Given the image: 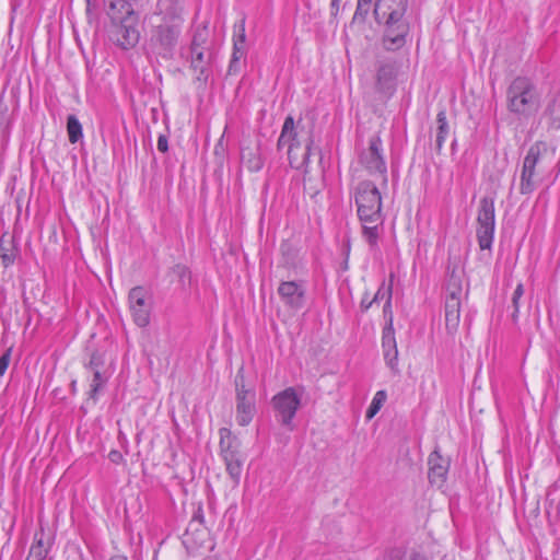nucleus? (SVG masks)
<instances>
[{"label": "nucleus", "mask_w": 560, "mask_h": 560, "mask_svg": "<svg viewBox=\"0 0 560 560\" xmlns=\"http://www.w3.org/2000/svg\"><path fill=\"white\" fill-rule=\"evenodd\" d=\"M158 150L163 153L168 150V140L166 136L160 135L158 139Z\"/></svg>", "instance_id": "nucleus-39"}, {"label": "nucleus", "mask_w": 560, "mask_h": 560, "mask_svg": "<svg viewBox=\"0 0 560 560\" xmlns=\"http://www.w3.org/2000/svg\"><path fill=\"white\" fill-rule=\"evenodd\" d=\"M287 246H288L287 244H282L281 245V249H282L283 253H284V247H287Z\"/></svg>", "instance_id": "nucleus-50"}, {"label": "nucleus", "mask_w": 560, "mask_h": 560, "mask_svg": "<svg viewBox=\"0 0 560 560\" xmlns=\"http://www.w3.org/2000/svg\"><path fill=\"white\" fill-rule=\"evenodd\" d=\"M462 280L455 272H452L446 285V298H454L460 300L462 294Z\"/></svg>", "instance_id": "nucleus-28"}, {"label": "nucleus", "mask_w": 560, "mask_h": 560, "mask_svg": "<svg viewBox=\"0 0 560 560\" xmlns=\"http://www.w3.org/2000/svg\"><path fill=\"white\" fill-rule=\"evenodd\" d=\"M138 10H117L115 4H108L107 14L112 24L109 27L110 40L122 49L135 47L139 42Z\"/></svg>", "instance_id": "nucleus-5"}, {"label": "nucleus", "mask_w": 560, "mask_h": 560, "mask_svg": "<svg viewBox=\"0 0 560 560\" xmlns=\"http://www.w3.org/2000/svg\"><path fill=\"white\" fill-rule=\"evenodd\" d=\"M314 140L312 135L303 142L298 138L294 119L288 116L284 119L280 137L277 142V150L280 151L284 145H288V160L291 167L301 170L306 166L310 159L312 145Z\"/></svg>", "instance_id": "nucleus-6"}, {"label": "nucleus", "mask_w": 560, "mask_h": 560, "mask_svg": "<svg viewBox=\"0 0 560 560\" xmlns=\"http://www.w3.org/2000/svg\"><path fill=\"white\" fill-rule=\"evenodd\" d=\"M386 398H387V395H386L385 390L376 392V394H375V396H374L370 407L366 410V418L368 419H372L378 412V410L381 409V407L385 402Z\"/></svg>", "instance_id": "nucleus-30"}, {"label": "nucleus", "mask_w": 560, "mask_h": 560, "mask_svg": "<svg viewBox=\"0 0 560 560\" xmlns=\"http://www.w3.org/2000/svg\"><path fill=\"white\" fill-rule=\"evenodd\" d=\"M428 479L429 482L438 488H441L447 477L450 460L443 458L438 450H434L428 457Z\"/></svg>", "instance_id": "nucleus-14"}, {"label": "nucleus", "mask_w": 560, "mask_h": 560, "mask_svg": "<svg viewBox=\"0 0 560 560\" xmlns=\"http://www.w3.org/2000/svg\"><path fill=\"white\" fill-rule=\"evenodd\" d=\"M104 365V358L98 352H93L86 368L90 369L93 373L96 371H101V368Z\"/></svg>", "instance_id": "nucleus-34"}, {"label": "nucleus", "mask_w": 560, "mask_h": 560, "mask_svg": "<svg viewBox=\"0 0 560 560\" xmlns=\"http://www.w3.org/2000/svg\"><path fill=\"white\" fill-rule=\"evenodd\" d=\"M128 303L133 323L141 328L147 327L153 308L151 293L144 287H135L129 291Z\"/></svg>", "instance_id": "nucleus-11"}, {"label": "nucleus", "mask_w": 560, "mask_h": 560, "mask_svg": "<svg viewBox=\"0 0 560 560\" xmlns=\"http://www.w3.org/2000/svg\"><path fill=\"white\" fill-rule=\"evenodd\" d=\"M524 295V285L523 283H518L513 292L512 295V306H513V313L511 315L512 320L514 324L518 320V313H520V300Z\"/></svg>", "instance_id": "nucleus-32"}, {"label": "nucleus", "mask_w": 560, "mask_h": 560, "mask_svg": "<svg viewBox=\"0 0 560 560\" xmlns=\"http://www.w3.org/2000/svg\"><path fill=\"white\" fill-rule=\"evenodd\" d=\"M108 458L114 464H119L122 460V454L117 450H112L108 454Z\"/></svg>", "instance_id": "nucleus-42"}, {"label": "nucleus", "mask_w": 560, "mask_h": 560, "mask_svg": "<svg viewBox=\"0 0 560 560\" xmlns=\"http://www.w3.org/2000/svg\"><path fill=\"white\" fill-rule=\"evenodd\" d=\"M410 560H428V559L423 555H421L419 552H413L410 556Z\"/></svg>", "instance_id": "nucleus-46"}, {"label": "nucleus", "mask_w": 560, "mask_h": 560, "mask_svg": "<svg viewBox=\"0 0 560 560\" xmlns=\"http://www.w3.org/2000/svg\"><path fill=\"white\" fill-rule=\"evenodd\" d=\"M106 382H107V377L104 376L101 371H96L95 373H93V380H92L89 397L93 400H96L98 392L103 388V386L106 384Z\"/></svg>", "instance_id": "nucleus-29"}, {"label": "nucleus", "mask_w": 560, "mask_h": 560, "mask_svg": "<svg viewBox=\"0 0 560 560\" xmlns=\"http://www.w3.org/2000/svg\"><path fill=\"white\" fill-rule=\"evenodd\" d=\"M477 224V238L480 249H490L495 226L494 200L492 198L483 197L480 199Z\"/></svg>", "instance_id": "nucleus-9"}, {"label": "nucleus", "mask_w": 560, "mask_h": 560, "mask_svg": "<svg viewBox=\"0 0 560 560\" xmlns=\"http://www.w3.org/2000/svg\"><path fill=\"white\" fill-rule=\"evenodd\" d=\"M354 200L362 223V235L370 247L374 248L384 223L381 192L373 182L362 180L355 187Z\"/></svg>", "instance_id": "nucleus-1"}, {"label": "nucleus", "mask_w": 560, "mask_h": 560, "mask_svg": "<svg viewBox=\"0 0 560 560\" xmlns=\"http://www.w3.org/2000/svg\"><path fill=\"white\" fill-rule=\"evenodd\" d=\"M547 150V144L541 141L534 143L528 149L521 170L520 192L522 195H530L537 188L540 182L537 166Z\"/></svg>", "instance_id": "nucleus-7"}, {"label": "nucleus", "mask_w": 560, "mask_h": 560, "mask_svg": "<svg viewBox=\"0 0 560 560\" xmlns=\"http://www.w3.org/2000/svg\"><path fill=\"white\" fill-rule=\"evenodd\" d=\"M261 166H262L261 162H260L259 160H257V162L255 163V165H254V166H252L250 168H252V170H256V171H258V170H260V168H261Z\"/></svg>", "instance_id": "nucleus-47"}, {"label": "nucleus", "mask_w": 560, "mask_h": 560, "mask_svg": "<svg viewBox=\"0 0 560 560\" xmlns=\"http://www.w3.org/2000/svg\"><path fill=\"white\" fill-rule=\"evenodd\" d=\"M359 2L363 3V4H371L372 0H358Z\"/></svg>", "instance_id": "nucleus-49"}, {"label": "nucleus", "mask_w": 560, "mask_h": 560, "mask_svg": "<svg viewBox=\"0 0 560 560\" xmlns=\"http://www.w3.org/2000/svg\"><path fill=\"white\" fill-rule=\"evenodd\" d=\"M450 133V126L446 119V113L444 109L440 110L436 115V132L434 140V150L441 153L445 140Z\"/></svg>", "instance_id": "nucleus-23"}, {"label": "nucleus", "mask_w": 560, "mask_h": 560, "mask_svg": "<svg viewBox=\"0 0 560 560\" xmlns=\"http://www.w3.org/2000/svg\"><path fill=\"white\" fill-rule=\"evenodd\" d=\"M8 106L0 100V128L7 121Z\"/></svg>", "instance_id": "nucleus-43"}, {"label": "nucleus", "mask_w": 560, "mask_h": 560, "mask_svg": "<svg viewBox=\"0 0 560 560\" xmlns=\"http://www.w3.org/2000/svg\"><path fill=\"white\" fill-rule=\"evenodd\" d=\"M242 369L238 371L235 377V387H236V422L245 427L250 423L255 413H256V405H255V392L252 389H247L244 384V376L242 374Z\"/></svg>", "instance_id": "nucleus-12"}, {"label": "nucleus", "mask_w": 560, "mask_h": 560, "mask_svg": "<svg viewBox=\"0 0 560 560\" xmlns=\"http://www.w3.org/2000/svg\"><path fill=\"white\" fill-rule=\"evenodd\" d=\"M147 0H109L108 4H115L117 10L121 9H140Z\"/></svg>", "instance_id": "nucleus-33"}, {"label": "nucleus", "mask_w": 560, "mask_h": 560, "mask_svg": "<svg viewBox=\"0 0 560 560\" xmlns=\"http://www.w3.org/2000/svg\"><path fill=\"white\" fill-rule=\"evenodd\" d=\"M372 300H369L368 293H365L360 303L361 311L366 312L372 306Z\"/></svg>", "instance_id": "nucleus-44"}, {"label": "nucleus", "mask_w": 560, "mask_h": 560, "mask_svg": "<svg viewBox=\"0 0 560 560\" xmlns=\"http://www.w3.org/2000/svg\"><path fill=\"white\" fill-rule=\"evenodd\" d=\"M220 434V454L222 458L243 456L241 452V441L228 428H221Z\"/></svg>", "instance_id": "nucleus-19"}, {"label": "nucleus", "mask_w": 560, "mask_h": 560, "mask_svg": "<svg viewBox=\"0 0 560 560\" xmlns=\"http://www.w3.org/2000/svg\"><path fill=\"white\" fill-rule=\"evenodd\" d=\"M109 560H128V559L122 556H115V557H112Z\"/></svg>", "instance_id": "nucleus-48"}, {"label": "nucleus", "mask_w": 560, "mask_h": 560, "mask_svg": "<svg viewBox=\"0 0 560 560\" xmlns=\"http://www.w3.org/2000/svg\"><path fill=\"white\" fill-rule=\"evenodd\" d=\"M194 523H199V524L203 523V511H202V508L200 505L197 508V510L195 511V513L192 515V518H191V522H190V526Z\"/></svg>", "instance_id": "nucleus-41"}, {"label": "nucleus", "mask_w": 560, "mask_h": 560, "mask_svg": "<svg viewBox=\"0 0 560 560\" xmlns=\"http://www.w3.org/2000/svg\"><path fill=\"white\" fill-rule=\"evenodd\" d=\"M384 316L387 317V323H390V319L393 320V312H392V299L388 296V300L385 302V305L383 307Z\"/></svg>", "instance_id": "nucleus-40"}, {"label": "nucleus", "mask_w": 560, "mask_h": 560, "mask_svg": "<svg viewBox=\"0 0 560 560\" xmlns=\"http://www.w3.org/2000/svg\"><path fill=\"white\" fill-rule=\"evenodd\" d=\"M207 36H208V31H207L206 26L200 30H197L194 34V37H192V40L190 44V50H192V49L210 50L209 47H206Z\"/></svg>", "instance_id": "nucleus-31"}, {"label": "nucleus", "mask_w": 560, "mask_h": 560, "mask_svg": "<svg viewBox=\"0 0 560 560\" xmlns=\"http://www.w3.org/2000/svg\"><path fill=\"white\" fill-rule=\"evenodd\" d=\"M246 54L245 18L234 26L233 52L229 65V73L235 74L240 71V61Z\"/></svg>", "instance_id": "nucleus-15"}, {"label": "nucleus", "mask_w": 560, "mask_h": 560, "mask_svg": "<svg viewBox=\"0 0 560 560\" xmlns=\"http://www.w3.org/2000/svg\"><path fill=\"white\" fill-rule=\"evenodd\" d=\"M160 5L162 18L151 32L150 47L158 56L171 59L178 44L184 20L180 8L168 3L167 0Z\"/></svg>", "instance_id": "nucleus-3"}, {"label": "nucleus", "mask_w": 560, "mask_h": 560, "mask_svg": "<svg viewBox=\"0 0 560 560\" xmlns=\"http://www.w3.org/2000/svg\"><path fill=\"white\" fill-rule=\"evenodd\" d=\"M20 249L13 235L4 233L0 237V258L2 266L8 268L12 266L19 256Z\"/></svg>", "instance_id": "nucleus-20"}, {"label": "nucleus", "mask_w": 560, "mask_h": 560, "mask_svg": "<svg viewBox=\"0 0 560 560\" xmlns=\"http://www.w3.org/2000/svg\"><path fill=\"white\" fill-rule=\"evenodd\" d=\"M382 348L384 352V360L386 364L394 370L398 362V350L395 338L394 326L390 323H386L383 335H382Z\"/></svg>", "instance_id": "nucleus-17"}, {"label": "nucleus", "mask_w": 560, "mask_h": 560, "mask_svg": "<svg viewBox=\"0 0 560 560\" xmlns=\"http://www.w3.org/2000/svg\"><path fill=\"white\" fill-rule=\"evenodd\" d=\"M48 553V547L45 541L44 529L36 532L34 535V542L30 549L26 560H45Z\"/></svg>", "instance_id": "nucleus-24"}, {"label": "nucleus", "mask_w": 560, "mask_h": 560, "mask_svg": "<svg viewBox=\"0 0 560 560\" xmlns=\"http://www.w3.org/2000/svg\"><path fill=\"white\" fill-rule=\"evenodd\" d=\"M506 107L510 113L529 117L540 107V93L526 77H516L506 90Z\"/></svg>", "instance_id": "nucleus-4"}, {"label": "nucleus", "mask_w": 560, "mask_h": 560, "mask_svg": "<svg viewBox=\"0 0 560 560\" xmlns=\"http://www.w3.org/2000/svg\"><path fill=\"white\" fill-rule=\"evenodd\" d=\"M398 66L394 60L381 61L376 69V89L378 92L392 95L396 89Z\"/></svg>", "instance_id": "nucleus-13"}, {"label": "nucleus", "mask_w": 560, "mask_h": 560, "mask_svg": "<svg viewBox=\"0 0 560 560\" xmlns=\"http://www.w3.org/2000/svg\"><path fill=\"white\" fill-rule=\"evenodd\" d=\"M171 272L177 278L183 289L190 284L191 272L186 265L177 264L172 267Z\"/></svg>", "instance_id": "nucleus-27"}, {"label": "nucleus", "mask_w": 560, "mask_h": 560, "mask_svg": "<svg viewBox=\"0 0 560 560\" xmlns=\"http://www.w3.org/2000/svg\"><path fill=\"white\" fill-rule=\"evenodd\" d=\"M278 421L293 431L295 425L293 419L301 406V395L295 387H288L273 396L271 400Z\"/></svg>", "instance_id": "nucleus-8"}, {"label": "nucleus", "mask_w": 560, "mask_h": 560, "mask_svg": "<svg viewBox=\"0 0 560 560\" xmlns=\"http://www.w3.org/2000/svg\"><path fill=\"white\" fill-rule=\"evenodd\" d=\"M405 551L401 548L388 550L381 560H404Z\"/></svg>", "instance_id": "nucleus-37"}, {"label": "nucleus", "mask_w": 560, "mask_h": 560, "mask_svg": "<svg viewBox=\"0 0 560 560\" xmlns=\"http://www.w3.org/2000/svg\"><path fill=\"white\" fill-rule=\"evenodd\" d=\"M340 1L341 0H331L330 9H331L332 16H337V14L339 12Z\"/></svg>", "instance_id": "nucleus-45"}, {"label": "nucleus", "mask_w": 560, "mask_h": 560, "mask_svg": "<svg viewBox=\"0 0 560 560\" xmlns=\"http://www.w3.org/2000/svg\"><path fill=\"white\" fill-rule=\"evenodd\" d=\"M408 0H376L374 16L384 23L383 47L388 51L400 49L409 34V23L405 19Z\"/></svg>", "instance_id": "nucleus-2"}, {"label": "nucleus", "mask_w": 560, "mask_h": 560, "mask_svg": "<svg viewBox=\"0 0 560 560\" xmlns=\"http://www.w3.org/2000/svg\"><path fill=\"white\" fill-rule=\"evenodd\" d=\"M190 67L198 73L196 80L201 83H207L211 74V63L213 59L212 50L192 49L190 50Z\"/></svg>", "instance_id": "nucleus-16"}, {"label": "nucleus", "mask_w": 560, "mask_h": 560, "mask_svg": "<svg viewBox=\"0 0 560 560\" xmlns=\"http://www.w3.org/2000/svg\"><path fill=\"white\" fill-rule=\"evenodd\" d=\"M278 293L285 304L293 308H301L303 305L304 290L295 281H283L278 288Z\"/></svg>", "instance_id": "nucleus-18"}, {"label": "nucleus", "mask_w": 560, "mask_h": 560, "mask_svg": "<svg viewBox=\"0 0 560 560\" xmlns=\"http://www.w3.org/2000/svg\"><path fill=\"white\" fill-rule=\"evenodd\" d=\"M359 162L370 175H381L383 186H387V166L383 156L382 140L378 136H373L369 140V147L360 153Z\"/></svg>", "instance_id": "nucleus-10"}, {"label": "nucleus", "mask_w": 560, "mask_h": 560, "mask_svg": "<svg viewBox=\"0 0 560 560\" xmlns=\"http://www.w3.org/2000/svg\"><path fill=\"white\" fill-rule=\"evenodd\" d=\"M11 360V349H8L3 352V354L0 357V376H2L10 363Z\"/></svg>", "instance_id": "nucleus-38"}, {"label": "nucleus", "mask_w": 560, "mask_h": 560, "mask_svg": "<svg viewBox=\"0 0 560 560\" xmlns=\"http://www.w3.org/2000/svg\"><path fill=\"white\" fill-rule=\"evenodd\" d=\"M369 11H370L369 4H363L358 1L357 9H355V12L353 15V22H358V21L363 22L366 18Z\"/></svg>", "instance_id": "nucleus-36"}, {"label": "nucleus", "mask_w": 560, "mask_h": 560, "mask_svg": "<svg viewBox=\"0 0 560 560\" xmlns=\"http://www.w3.org/2000/svg\"><path fill=\"white\" fill-rule=\"evenodd\" d=\"M67 131L71 143L78 142L82 138V126L75 115H69L67 118Z\"/></svg>", "instance_id": "nucleus-26"}, {"label": "nucleus", "mask_w": 560, "mask_h": 560, "mask_svg": "<svg viewBox=\"0 0 560 560\" xmlns=\"http://www.w3.org/2000/svg\"><path fill=\"white\" fill-rule=\"evenodd\" d=\"M226 471L233 482L237 485L241 479L242 470H243V464L245 462V457L243 456H236V457H228L223 458Z\"/></svg>", "instance_id": "nucleus-25"}, {"label": "nucleus", "mask_w": 560, "mask_h": 560, "mask_svg": "<svg viewBox=\"0 0 560 560\" xmlns=\"http://www.w3.org/2000/svg\"><path fill=\"white\" fill-rule=\"evenodd\" d=\"M541 119L546 120L548 128H560V92L550 98L541 115Z\"/></svg>", "instance_id": "nucleus-22"}, {"label": "nucleus", "mask_w": 560, "mask_h": 560, "mask_svg": "<svg viewBox=\"0 0 560 560\" xmlns=\"http://www.w3.org/2000/svg\"><path fill=\"white\" fill-rule=\"evenodd\" d=\"M392 294H393L392 284L386 287L385 283L383 282L382 285L378 288L377 292L375 293V295L373 296L372 302L376 303L384 299H386V301H387L388 296L392 298Z\"/></svg>", "instance_id": "nucleus-35"}, {"label": "nucleus", "mask_w": 560, "mask_h": 560, "mask_svg": "<svg viewBox=\"0 0 560 560\" xmlns=\"http://www.w3.org/2000/svg\"><path fill=\"white\" fill-rule=\"evenodd\" d=\"M460 318V300L454 298L445 299V327L448 332L457 330Z\"/></svg>", "instance_id": "nucleus-21"}]
</instances>
